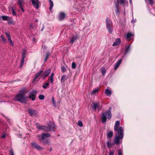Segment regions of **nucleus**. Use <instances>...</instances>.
Here are the masks:
<instances>
[{"label":"nucleus","mask_w":155,"mask_h":155,"mask_svg":"<svg viewBox=\"0 0 155 155\" xmlns=\"http://www.w3.org/2000/svg\"><path fill=\"white\" fill-rule=\"evenodd\" d=\"M120 125V121H117L114 127V131L117 132V134L115 135L114 143L117 144H119L120 140L123 139L124 136L123 129L122 127H119Z\"/></svg>","instance_id":"1"},{"label":"nucleus","mask_w":155,"mask_h":155,"mask_svg":"<svg viewBox=\"0 0 155 155\" xmlns=\"http://www.w3.org/2000/svg\"><path fill=\"white\" fill-rule=\"evenodd\" d=\"M27 92V91L25 90H23L21 91L15 96L14 100L18 101L22 103H26L28 97H25V95Z\"/></svg>","instance_id":"2"},{"label":"nucleus","mask_w":155,"mask_h":155,"mask_svg":"<svg viewBox=\"0 0 155 155\" xmlns=\"http://www.w3.org/2000/svg\"><path fill=\"white\" fill-rule=\"evenodd\" d=\"M110 111L111 108H110L107 111L103 113L102 114L101 119L103 123H105L106 122L107 118L110 119L111 118V113Z\"/></svg>","instance_id":"3"},{"label":"nucleus","mask_w":155,"mask_h":155,"mask_svg":"<svg viewBox=\"0 0 155 155\" xmlns=\"http://www.w3.org/2000/svg\"><path fill=\"white\" fill-rule=\"evenodd\" d=\"M51 71V70L50 69L46 70L41 76L42 79H44L48 77Z\"/></svg>","instance_id":"4"},{"label":"nucleus","mask_w":155,"mask_h":155,"mask_svg":"<svg viewBox=\"0 0 155 155\" xmlns=\"http://www.w3.org/2000/svg\"><path fill=\"white\" fill-rule=\"evenodd\" d=\"M33 6L37 9L39 8V5H40V2L39 0H31Z\"/></svg>","instance_id":"5"},{"label":"nucleus","mask_w":155,"mask_h":155,"mask_svg":"<svg viewBox=\"0 0 155 155\" xmlns=\"http://www.w3.org/2000/svg\"><path fill=\"white\" fill-rule=\"evenodd\" d=\"M32 147L38 150H41L43 149L41 147L39 146L37 143L35 142H32L31 143Z\"/></svg>","instance_id":"6"},{"label":"nucleus","mask_w":155,"mask_h":155,"mask_svg":"<svg viewBox=\"0 0 155 155\" xmlns=\"http://www.w3.org/2000/svg\"><path fill=\"white\" fill-rule=\"evenodd\" d=\"M31 116L35 115L37 114V112L36 110L30 109L28 110Z\"/></svg>","instance_id":"7"},{"label":"nucleus","mask_w":155,"mask_h":155,"mask_svg":"<svg viewBox=\"0 0 155 155\" xmlns=\"http://www.w3.org/2000/svg\"><path fill=\"white\" fill-rule=\"evenodd\" d=\"M121 43L120 40L119 38H117L116 39L115 41L113 43L112 46H113L118 45L120 44Z\"/></svg>","instance_id":"8"},{"label":"nucleus","mask_w":155,"mask_h":155,"mask_svg":"<svg viewBox=\"0 0 155 155\" xmlns=\"http://www.w3.org/2000/svg\"><path fill=\"white\" fill-rule=\"evenodd\" d=\"M43 72V71L42 70L38 71L35 76L33 79V81H35L39 76H40L41 74Z\"/></svg>","instance_id":"9"},{"label":"nucleus","mask_w":155,"mask_h":155,"mask_svg":"<svg viewBox=\"0 0 155 155\" xmlns=\"http://www.w3.org/2000/svg\"><path fill=\"white\" fill-rule=\"evenodd\" d=\"M106 25L107 28H109L112 25V23L111 21L108 18L106 19Z\"/></svg>","instance_id":"10"},{"label":"nucleus","mask_w":155,"mask_h":155,"mask_svg":"<svg viewBox=\"0 0 155 155\" xmlns=\"http://www.w3.org/2000/svg\"><path fill=\"white\" fill-rule=\"evenodd\" d=\"M47 125L49 126V127L51 129V128H55L56 126L54 123L53 122H50L48 123Z\"/></svg>","instance_id":"11"},{"label":"nucleus","mask_w":155,"mask_h":155,"mask_svg":"<svg viewBox=\"0 0 155 155\" xmlns=\"http://www.w3.org/2000/svg\"><path fill=\"white\" fill-rule=\"evenodd\" d=\"M54 75V73H52L48 77V81H50L52 84L54 81L53 76Z\"/></svg>","instance_id":"12"},{"label":"nucleus","mask_w":155,"mask_h":155,"mask_svg":"<svg viewBox=\"0 0 155 155\" xmlns=\"http://www.w3.org/2000/svg\"><path fill=\"white\" fill-rule=\"evenodd\" d=\"M65 14L63 12H61L60 13L59 15V19L60 20H63L65 18Z\"/></svg>","instance_id":"13"},{"label":"nucleus","mask_w":155,"mask_h":155,"mask_svg":"<svg viewBox=\"0 0 155 155\" xmlns=\"http://www.w3.org/2000/svg\"><path fill=\"white\" fill-rule=\"evenodd\" d=\"M41 128V130H42L44 131H48L51 130V129L49 127L46 126H43Z\"/></svg>","instance_id":"14"},{"label":"nucleus","mask_w":155,"mask_h":155,"mask_svg":"<svg viewBox=\"0 0 155 155\" xmlns=\"http://www.w3.org/2000/svg\"><path fill=\"white\" fill-rule=\"evenodd\" d=\"M99 105V103H93V105L92 106V107L93 109H94L95 110L98 107Z\"/></svg>","instance_id":"15"},{"label":"nucleus","mask_w":155,"mask_h":155,"mask_svg":"<svg viewBox=\"0 0 155 155\" xmlns=\"http://www.w3.org/2000/svg\"><path fill=\"white\" fill-rule=\"evenodd\" d=\"M122 60L121 59H120L116 63L115 66V69L116 70L117 69L119 66L121 64V62H122Z\"/></svg>","instance_id":"16"},{"label":"nucleus","mask_w":155,"mask_h":155,"mask_svg":"<svg viewBox=\"0 0 155 155\" xmlns=\"http://www.w3.org/2000/svg\"><path fill=\"white\" fill-rule=\"evenodd\" d=\"M2 19L4 21H7L8 19H12V17H10L8 16H2Z\"/></svg>","instance_id":"17"},{"label":"nucleus","mask_w":155,"mask_h":155,"mask_svg":"<svg viewBox=\"0 0 155 155\" xmlns=\"http://www.w3.org/2000/svg\"><path fill=\"white\" fill-rule=\"evenodd\" d=\"M50 137V135L48 133L43 134L42 137L41 139H44L45 138Z\"/></svg>","instance_id":"18"},{"label":"nucleus","mask_w":155,"mask_h":155,"mask_svg":"<svg viewBox=\"0 0 155 155\" xmlns=\"http://www.w3.org/2000/svg\"><path fill=\"white\" fill-rule=\"evenodd\" d=\"M49 2L50 3L49 10L50 11H51V10H52L53 6L54 4L53 2L51 1V0H49Z\"/></svg>","instance_id":"19"},{"label":"nucleus","mask_w":155,"mask_h":155,"mask_svg":"<svg viewBox=\"0 0 155 155\" xmlns=\"http://www.w3.org/2000/svg\"><path fill=\"white\" fill-rule=\"evenodd\" d=\"M66 75L65 74H64L62 76L61 80V83H63L64 82L66 79Z\"/></svg>","instance_id":"20"},{"label":"nucleus","mask_w":155,"mask_h":155,"mask_svg":"<svg viewBox=\"0 0 155 155\" xmlns=\"http://www.w3.org/2000/svg\"><path fill=\"white\" fill-rule=\"evenodd\" d=\"M107 147L109 148H110L111 147L113 146L114 145V144L112 143L110 141H108L107 142Z\"/></svg>","instance_id":"21"},{"label":"nucleus","mask_w":155,"mask_h":155,"mask_svg":"<svg viewBox=\"0 0 155 155\" xmlns=\"http://www.w3.org/2000/svg\"><path fill=\"white\" fill-rule=\"evenodd\" d=\"M113 135V132L112 131H110L107 133V136L108 138H111Z\"/></svg>","instance_id":"22"},{"label":"nucleus","mask_w":155,"mask_h":155,"mask_svg":"<svg viewBox=\"0 0 155 155\" xmlns=\"http://www.w3.org/2000/svg\"><path fill=\"white\" fill-rule=\"evenodd\" d=\"M105 94L107 95L110 96L111 94V92L110 90L107 89L105 90Z\"/></svg>","instance_id":"23"},{"label":"nucleus","mask_w":155,"mask_h":155,"mask_svg":"<svg viewBox=\"0 0 155 155\" xmlns=\"http://www.w3.org/2000/svg\"><path fill=\"white\" fill-rule=\"evenodd\" d=\"M99 90V88H97L93 90L91 93V95H95L96 93H97Z\"/></svg>","instance_id":"24"},{"label":"nucleus","mask_w":155,"mask_h":155,"mask_svg":"<svg viewBox=\"0 0 155 155\" xmlns=\"http://www.w3.org/2000/svg\"><path fill=\"white\" fill-rule=\"evenodd\" d=\"M77 39V37L76 36H74L72 37L70 40V42L72 44H73L74 41H75Z\"/></svg>","instance_id":"25"},{"label":"nucleus","mask_w":155,"mask_h":155,"mask_svg":"<svg viewBox=\"0 0 155 155\" xmlns=\"http://www.w3.org/2000/svg\"><path fill=\"white\" fill-rule=\"evenodd\" d=\"M146 2L148 3L150 5H153L154 3L153 0H145Z\"/></svg>","instance_id":"26"},{"label":"nucleus","mask_w":155,"mask_h":155,"mask_svg":"<svg viewBox=\"0 0 155 155\" xmlns=\"http://www.w3.org/2000/svg\"><path fill=\"white\" fill-rule=\"evenodd\" d=\"M49 85V84L48 83H45L43 84L42 85V87L44 89H46Z\"/></svg>","instance_id":"27"},{"label":"nucleus","mask_w":155,"mask_h":155,"mask_svg":"<svg viewBox=\"0 0 155 155\" xmlns=\"http://www.w3.org/2000/svg\"><path fill=\"white\" fill-rule=\"evenodd\" d=\"M130 45H129L126 48L125 51V54L127 53L129 51L130 49Z\"/></svg>","instance_id":"28"},{"label":"nucleus","mask_w":155,"mask_h":155,"mask_svg":"<svg viewBox=\"0 0 155 155\" xmlns=\"http://www.w3.org/2000/svg\"><path fill=\"white\" fill-rule=\"evenodd\" d=\"M36 125L37 127L39 130H41V128H42L43 126L39 124L38 123H36Z\"/></svg>","instance_id":"29"},{"label":"nucleus","mask_w":155,"mask_h":155,"mask_svg":"<svg viewBox=\"0 0 155 155\" xmlns=\"http://www.w3.org/2000/svg\"><path fill=\"white\" fill-rule=\"evenodd\" d=\"M29 97L30 99H31L33 101L35 100V96H34V95L31 94L30 95H29Z\"/></svg>","instance_id":"30"},{"label":"nucleus","mask_w":155,"mask_h":155,"mask_svg":"<svg viewBox=\"0 0 155 155\" xmlns=\"http://www.w3.org/2000/svg\"><path fill=\"white\" fill-rule=\"evenodd\" d=\"M18 4L20 5V6H22L23 3V0H18Z\"/></svg>","instance_id":"31"},{"label":"nucleus","mask_w":155,"mask_h":155,"mask_svg":"<svg viewBox=\"0 0 155 155\" xmlns=\"http://www.w3.org/2000/svg\"><path fill=\"white\" fill-rule=\"evenodd\" d=\"M49 57V53L48 52L46 53V55L45 57V58L44 60L45 62H46L47 60L48 59Z\"/></svg>","instance_id":"32"},{"label":"nucleus","mask_w":155,"mask_h":155,"mask_svg":"<svg viewBox=\"0 0 155 155\" xmlns=\"http://www.w3.org/2000/svg\"><path fill=\"white\" fill-rule=\"evenodd\" d=\"M133 35L130 33H127V35H126V38L127 39L131 37Z\"/></svg>","instance_id":"33"},{"label":"nucleus","mask_w":155,"mask_h":155,"mask_svg":"<svg viewBox=\"0 0 155 155\" xmlns=\"http://www.w3.org/2000/svg\"><path fill=\"white\" fill-rule=\"evenodd\" d=\"M107 29H108V30L109 31V32L110 33H112V31H113V28L110 27H109V28H107Z\"/></svg>","instance_id":"34"},{"label":"nucleus","mask_w":155,"mask_h":155,"mask_svg":"<svg viewBox=\"0 0 155 155\" xmlns=\"http://www.w3.org/2000/svg\"><path fill=\"white\" fill-rule=\"evenodd\" d=\"M101 71L102 73V74L103 76H104L105 73H106V71L104 68H102L101 69Z\"/></svg>","instance_id":"35"},{"label":"nucleus","mask_w":155,"mask_h":155,"mask_svg":"<svg viewBox=\"0 0 155 155\" xmlns=\"http://www.w3.org/2000/svg\"><path fill=\"white\" fill-rule=\"evenodd\" d=\"M37 91H33L31 93V95L35 96L37 94Z\"/></svg>","instance_id":"36"},{"label":"nucleus","mask_w":155,"mask_h":155,"mask_svg":"<svg viewBox=\"0 0 155 155\" xmlns=\"http://www.w3.org/2000/svg\"><path fill=\"white\" fill-rule=\"evenodd\" d=\"M12 14L13 15L16 16V13L13 7L12 8Z\"/></svg>","instance_id":"37"},{"label":"nucleus","mask_w":155,"mask_h":155,"mask_svg":"<svg viewBox=\"0 0 155 155\" xmlns=\"http://www.w3.org/2000/svg\"><path fill=\"white\" fill-rule=\"evenodd\" d=\"M78 124L80 127H82L83 126V124L81 121L79 120L78 122Z\"/></svg>","instance_id":"38"},{"label":"nucleus","mask_w":155,"mask_h":155,"mask_svg":"<svg viewBox=\"0 0 155 155\" xmlns=\"http://www.w3.org/2000/svg\"><path fill=\"white\" fill-rule=\"evenodd\" d=\"M38 137V139L39 141H41L42 140H43V139H41L42 137V135H38L37 136Z\"/></svg>","instance_id":"39"},{"label":"nucleus","mask_w":155,"mask_h":155,"mask_svg":"<svg viewBox=\"0 0 155 155\" xmlns=\"http://www.w3.org/2000/svg\"><path fill=\"white\" fill-rule=\"evenodd\" d=\"M24 59H21L20 66L21 68L23 66L24 63Z\"/></svg>","instance_id":"40"},{"label":"nucleus","mask_w":155,"mask_h":155,"mask_svg":"<svg viewBox=\"0 0 155 155\" xmlns=\"http://www.w3.org/2000/svg\"><path fill=\"white\" fill-rule=\"evenodd\" d=\"M39 98L40 100H43L45 98V96L43 95H40L39 96Z\"/></svg>","instance_id":"41"},{"label":"nucleus","mask_w":155,"mask_h":155,"mask_svg":"<svg viewBox=\"0 0 155 155\" xmlns=\"http://www.w3.org/2000/svg\"><path fill=\"white\" fill-rule=\"evenodd\" d=\"M61 69L63 73H64L66 71L65 68L64 66H62Z\"/></svg>","instance_id":"42"},{"label":"nucleus","mask_w":155,"mask_h":155,"mask_svg":"<svg viewBox=\"0 0 155 155\" xmlns=\"http://www.w3.org/2000/svg\"><path fill=\"white\" fill-rule=\"evenodd\" d=\"M1 38L2 39V41L4 42H5L6 40L3 35H1Z\"/></svg>","instance_id":"43"},{"label":"nucleus","mask_w":155,"mask_h":155,"mask_svg":"<svg viewBox=\"0 0 155 155\" xmlns=\"http://www.w3.org/2000/svg\"><path fill=\"white\" fill-rule=\"evenodd\" d=\"M25 50H23V52L22 54V59H25Z\"/></svg>","instance_id":"44"},{"label":"nucleus","mask_w":155,"mask_h":155,"mask_svg":"<svg viewBox=\"0 0 155 155\" xmlns=\"http://www.w3.org/2000/svg\"><path fill=\"white\" fill-rule=\"evenodd\" d=\"M76 65L75 62H73L72 64V68L74 69L76 68Z\"/></svg>","instance_id":"45"},{"label":"nucleus","mask_w":155,"mask_h":155,"mask_svg":"<svg viewBox=\"0 0 155 155\" xmlns=\"http://www.w3.org/2000/svg\"><path fill=\"white\" fill-rule=\"evenodd\" d=\"M52 102L54 106H55L56 104H55V101L54 100V97H53L52 98Z\"/></svg>","instance_id":"46"},{"label":"nucleus","mask_w":155,"mask_h":155,"mask_svg":"<svg viewBox=\"0 0 155 155\" xmlns=\"http://www.w3.org/2000/svg\"><path fill=\"white\" fill-rule=\"evenodd\" d=\"M9 42L10 43V44L11 45V46H14V43L13 42V41H12V40L9 41Z\"/></svg>","instance_id":"47"},{"label":"nucleus","mask_w":155,"mask_h":155,"mask_svg":"<svg viewBox=\"0 0 155 155\" xmlns=\"http://www.w3.org/2000/svg\"><path fill=\"white\" fill-rule=\"evenodd\" d=\"M125 0H120V3L121 4H124L125 2Z\"/></svg>","instance_id":"48"},{"label":"nucleus","mask_w":155,"mask_h":155,"mask_svg":"<svg viewBox=\"0 0 155 155\" xmlns=\"http://www.w3.org/2000/svg\"><path fill=\"white\" fill-rule=\"evenodd\" d=\"M13 22H13V21L12 20L9 21H8V23L9 24H13Z\"/></svg>","instance_id":"49"},{"label":"nucleus","mask_w":155,"mask_h":155,"mask_svg":"<svg viewBox=\"0 0 155 155\" xmlns=\"http://www.w3.org/2000/svg\"><path fill=\"white\" fill-rule=\"evenodd\" d=\"M5 34V35H6V36L7 37V38L8 37L10 36L9 34H8V33L6 32Z\"/></svg>","instance_id":"50"},{"label":"nucleus","mask_w":155,"mask_h":155,"mask_svg":"<svg viewBox=\"0 0 155 155\" xmlns=\"http://www.w3.org/2000/svg\"><path fill=\"white\" fill-rule=\"evenodd\" d=\"M114 151H110V152L109 155H113Z\"/></svg>","instance_id":"51"},{"label":"nucleus","mask_w":155,"mask_h":155,"mask_svg":"<svg viewBox=\"0 0 155 155\" xmlns=\"http://www.w3.org/2000/svg\"><path fill=\"white\" fill-rule=\"evenodd\" d=\"M118 155H122V151L121 150H119Z\"/></svg>","instance_id":"52"},{"label":"nucleus","mask_w":155,"mask_h":155,"mask_svg":"<svg viewBox=\"0 0 155 155\" xmlns=\"http://www.w3.org/2000/svg\"><path fill=\"white\" fill-rule=\"evenodd\" d=\"M11 155H14L13 151L12 150H11L10 151Z\"/></svg>","instance_id":"53"},{"label":"nucleus","mask_w":155,"mask_h":155,"mask_svg":"<svg viewBox=\"0 0 155 155\" xmlns=\"http://www.w3.org/2000/svg\"><path fill=\"white\" fill-rule=\"evenodd\" d=\"M116 7L117 8V12H118V4H116Z\"/></svg>","instance_id":"54"},{"label":"nucleus","mask_w":155,"mask_h":155,"mask_svg":"<svg viewBox=\"0 0 155 155\" xmlns=\"http://www.w3.org/2000/svg\"><path fill=\"white\" fill-rule=\"evenodd\" d=\"M20 8H21V9L22 11L24 12V9L23 8V6H20Z\"/></svg>","instance_id":"55"},{"label":"nucleus","mask_w":155,"mask_h":155,"mask_svg":"<svg viewBox=\"0 0 155 155\" xmlns=\"http://www.w3.org/2000/svg\"><path fill=\"white\" fill-rule=\"evenodd\" d=\"M7 38L8 39V41L12 40L11 39V37L10 36V37H8Z\"/></svg>","instance_id":"56"},{"label":"nucleus","mask_w":155,"mask_h":155,"mask_svg":"<svg viewBox=\"0 0 155 155\" xmlns=\"http://www.w3.org/2000/svg\"><path fill=\"white\" fill-rule=\"evenodd\" d=\"M42 48L44 50H45L46 49V46H42Z\"/></svg>","instance_id":"57"},{"label":"nucleus","mask_w":155,"mask_h":155,"mask_svg":"<svg viewBox=\"0 0 155 155\" xmlns=\"http://www.w3.org/2000/svg\"><path fill=\"white\" fill-rule=\"evenodd\" d=\"M5 137V135H3L1 136V138H4Z\"/></svg>","instance_id":"58"},{"label":"nucleus","mask_w":155,"mask_h":155,"mask_svg":"<svg viewBox=\"0 0 155 155\" xmlns=\"http://www.w3.org/2000/svg\"><path fill=\"white\" fill-rule=\"evenodd\" d=\"M33 41H36V39L35 38H33Z\"/></svg>","instance_id":"59"},{"label":"nucleus","mask_w":155,"mask_h":155,"mask_svg":"<svg viewBox=\"0 0 155 155\" xmlns=\"http://www.w3.org/2000/svg\"><path fill=\"white\" fill-rule=\"evenodd\" d=\"M44 27H43L42 28V29H41V31H42L43 30H44Z\"/></svg>","instance_id":"60"},{"label":"nucleus","mask_w":155,"mask_h":155,"mask_svg":"<svg viewBox=\"0 0 155 155\" xmlns=\"http://www.w3.org/2000/svg\"><path fill=\"white\" fill-rule=\"evenodd\" d=\"M53 130L54 132V131H54V130Z\"/></svg>","instance_id":"61"},{"label":"nucleus","mask_w":155,"mask_h":155,"mask_svg":"<svg viewBox=\"0 0 155 155\" xmlns=\"http://www.w3.org/2000/svg\"><path fill=\"white\" fill-rule=\"evenodd\" d=\"M36 22H37V21H38V20H36Z\"/></svg>","instance_id":"62"},{"label":"nucleus","mask_w":155,"mask_h":155,"mask_svg":"<svg viewBox=\"0 0 155 155\" xmlns=\"http://www.w3.org/2000/svg\"><path fill=\"white\" fill-rule=\"evenodd\" d=\"M2 102V101H0V102Z\"/></svg>","instance_id":"63"}]
</instances>
